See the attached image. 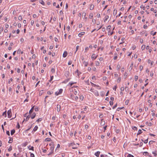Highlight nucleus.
I'll return each mask as SVG.
<instances>
[{
	"label": "nucleus",
	"mask_w": 157,
	"mask_h": 157,
	"mask_svg": "<svg viewBox=\"0 0 157 157\" xmlns=\"http://www.w3.org/2000/svg\"><path fill=\"white\" fill-rule=\"evenodd\" d=\"M53 93V92L52 91H48L47 92V94H48L51 95Z\"/></svg>",
	"instance_id": "33"
},
{
	"label": "nucleus",
	"mask_w": 157,
	"mask_h": 157,
	"mask_svg": "<svg viewBox=\"0 0 157 157\" xmlns=\"http://www.w3.org/2000/svg\"><path fill=\"white\" fill-rule=\"evenodd\" d=\"M28 148L30 150H33V151H34V147H33V146L30 147V148L29 147Z\"/></svg>",
	"instance_id": "35"
},
{
	"label": "nucleus",
	"mask_w": 157,
	"mask_h": 157,
	"mask_svg": "<svg viewBox=\"0 0 157 157\" xmlns=\"http://www.w3.org/2000/svg\"><path fill=\"white\" fill-rule=\"evenodd\" d=\"M17 53L18 54L21 53V54H23V52L22 51H21V50L20 49H19L17 51Z\"/></svg>",
	"instance_id": "19"
},
{
	"label": "nucleus",
	"mask_w": 157,
	"mask_h": 157,
	"mask_svg": "<svg viewBox=\"0 0 157 157\" xmlns=\"http://www.w3.org/2000/svg\"><path fill=\"white\" fill-rule=\"evenodd\" d=\"M125 89L126 91H128V88L127 86L125 87Z\"/></svg>",
	"instance_id": "46"
},
{
	"label": "nucleus",
	"mask_w": 157,
	"mask_h": 157,
	"mask_svg": "<svg viewBox=\"0 0 157 157\" xmlns=\"http://www.w3.org/2000/svg\"><path fill=\"white\" fill-rule=\"evenodd\" d=\"M36 115V113H33L31 116L30 115V116L31 119H33L35 117Z\"/></svg>",
	"instance_id": "4"
},
{
	"label": "nucleus",
	"mask_w": 157,
	"mask_h": 157,
	"mask_svg": "<svg viewBox=\"0 0 157 157\" xmlns=\"http://www.w3.org/2000/svg\"><path fill=\"white\" fill-rule=\"evenodd\" d=\"M3 27H1L0 28V33L3 31Z\"/></svg>",
	"instance_id": "44"
},
{
	"label": "nucleus",
	"mask_w": 157,
	"mask_h": 157,
	"mask_svg": "<svg viewBox=\"0 0 157 157\" xmlns=\"http://www.w3.org/2000/svg\"><path fill=\"white\" fill-rule=\"evenodd\" d=\"M142 133V130L141 129H139L138 131V132L137 135H139L140 134Z\"/></svg>",
	"instance_id": "16"
},
{
	"label": "nucleus",
	"mask_w": 157,
	"mask_h": 157,
	"mask_svg": "<svg viewBox=\"0 0 157 157\" xmlns=\"http://www.w3.org/2000/svg\"><path fill=\"white\" fill-rule=\"evenodd\" d=\"M100 154V152L98 151L96 152H95L94 155L97 157H98Z\"/></svg>",
	"instance_id": "10"
},
{
	"label": "nucleus",
	"mask_w": 157,
	"mask_h": 157,
	"mask_svg": "<svg viewBox=\"0 0 157 157\" xmlns=\"http://www.w3.org/2000/svg\"><path fill=\"white\" fill-rule=\"evenodd\" d=\"M156 32H154V31H151V35H152L153 36L155 35L156 34Z\"/></svg>",
	"instance_id": "23"
},
{
	"label": "nucleus",
	"mask_w": 157,
	"mask_h": 157,
	"mask_svg": "<svg viewBox=\"0 0 157 157\" xmlns=\"http://www.w3.org/2000/svg\"><path fill=\"white\" fill-rule=\"evenodd\" d=\"M124 87H122L121 88L120 90L121 91H123L124 90Z\"/></svg>",
	"instance_id": "42"
},
{
	"label": "nucleus",
	"mask_w": 157,
	"mask_h": 157,
	"mask_svg": "<svg viewBox=\"0 0 157 157\" xmlns=\"http://www.w3.org/2000/svg\"><path fill=\"white\" fill-rule=\"evenodd\" d=\"M12 141H13L12 138H10V139L8 143H11L12 142Z\"/></svg>",
	"instance_id": "26"
},
{
	"label": "nucleus",
	"mask_w": 157,
	"mask_h": 157,
	"mask_svg": "<svg viewBox=\"0 0 157 157\" xmlns=\"http://www.w3.org/2000/svg\"><path fill=\"white\" fill-rule=\"evenodd\" d=\"M140 7L141 8H142L143 10H145L146 8V7L145 6H144L143 5H141L140 6Z\"/></svg>",
	"instance_id": "31"
},
{
	"label": "nucleus",
	"mask_w": 157,
	"mask_h": 157,
	"mask_svg": "<svg viewBox=\"0 0 157 157\" xmlns=\"http://www.w3.org/2000/svg\"><path fill=\"white\" fill-rule=\"evenodd\" d=\"M97 57V56L95 54H93L91 56V58L94 60Z\"/></svg>",
	"instance_id": "5"
},
{
	"label": "nucleus",
	"mask_w": 157,
	"mask_h": 157,
	"mask_svg": "<svg viewBox=\"0 0 157 157\" xmlns=\"http://www.w3.org/2000/svg\"><path fill=\"white\" fill-rule=\"evenodd\" d=\"M6 134L8 135V136H10V132L9 131H6Z\"/></svg>",
	"instance_id": "54"
},
{
	"label": "nucleus",
	"mask_w": 157,
	"mask_h": 157,
	"mask_svg": "<svg viewBox=\"0 0 157 157\" xmlns=\"http://www.w3.org/2000/svg\"><path fill=\"white\" fill-rule=\"evenodd\" d=\"M113 32H108V35H112V34H113Z\"/></svg>",
	"instance_id": "41"
},
{
	"label": "nucleus",
	"mask_w": 157,
	"mask_h": 157,
	"mask_svg": "<svg viewBox=\"0 0 157 157\" xmlns=\"http://www.w3.org/2000/svg\"><path fill=\"white\" fill-rule=\"evenodd\" d=\"M145 47V45H143L141 47V49L142 50L144 49Z\"/></svg>",
	"instance_id": "38"
},
{
	"label": "nucleus",
	"mask_w": 157,
	"mask_h": 157,
	"mask_svg": "<svg viewBox=\"0 0 157 157\" xmlns=\"http://www.w3.org/2000/svg\"><path fill=\"white\" fill-rule=\"evenodd\" d=\"M89 49L88 47H86L85 49V52H86Z\"/></svg>",
	"instance_id": "30"
},
{
	"label": "nucleus",
	"mask_w": 157,
	"mask_h": 157,
	"mask_svg": "<svg viewBox=\"0 0 157 157\" xmlns=\"http://www.w3.org/2000/svg\"><path fill=\"white\" fill-rule=\"evenodd\" d=\"M2 116H4L5 117H6V111H5L2 114Z\"/></svg>",
	"instance_id": "18"
},
{
	"label": "nucleus",
	"mask_w": 157,
	"mask_h": 157,
	"mask_svg": "<svg viewBox=\"0 0 157 157\" xmlns=\"http://www.w3.org/2000/svg\"><path fill=\"white\" fill-rule=\"evenodd\" d=\"M138 79V76H135V81H137Z\"/></svg>",
	"instance_id": "48"
},
{
	"label": "nucleus",
	"mask_w": 157,
	"mask_h": 157,
	"mask_svg": "<svg viewBox=\"0 0 157 157\" xmlns=\"http://www.w3.org/2000/svg\"><path fill=\"white\" fill-rule=\"evenodd\" d=\"M67 52L66 51H64V53H63V57L65 58L67 56Z\"/></svg>",
	"instance_id": "8"
},
{
	"label": "nucleus",
	"mask_w": 157,
	"mask_h": 157,
	"mask_svg": "<svg viewBox=\"0 0 157 157\" xmlns=\"http://www.w3.org/2000/svg\"><path fill=\"white\" fill-rule=\"evenodd\" d=\"M55 94L56 96H57V95L60 94H59V93L58 91L56 92L55 93Z\"/></svg>",
	"instance_id": "47"
},
{
	"label": "nucleus",
	"mask_w": 157,
	"mask_h": 157,
	"mask_svg": "<svg viewBox=\"0 0 157 157\" xmlns=\"http://www.w3.org/2000/svg\"><path fill=\"white\" fill-rule=\"evenodd\" d=\"M147 26L146 25H144V29H147Z\"/></svg>",
	"instance_id": "61"
},
{
	"label": "nucleus",
	"mask_w": 157,
	"mask_h": 157,
	"mask_svg": "<svg viewBox=\"0 0 157 157\" xmlns=\"http://www.w3.org/2000/svg\"><path fill=\"white\" fill-rule=\"evenodd\" d=\"M117 13V10H114L113 11V15H116Z\"/></svg>",
	"instance_id": "40"
},
{
	"label": "nucleus",
	"mask_w": 157,
	"mask_h": 157,
	"mask_svg": "<svg viewBox=\"0 0 157 157\" xmlns=\"http://www.w3.org/2000/svg\"><path fill=\"white\" fill-rule=\"evenodd\" d=\"M100 94L101 96L103 97L105 95V92L103 91H101L100 93Z\"/></svg>",
	"instance_id": "21"
},
{
	"label": "nucleus",
	"mask_w": 157,
	"mask_h": 157,
	"mask_svg": "<svg viewBox=\"0 0 157 157\" xmlns=\"http://www.w3.org/2000/svg\"><path fill=\"white\" fill-rule=\"evenodd\" d=\"M152 153L154 154L155 156H157V151H152Z\"/></svg>",
	"instance_id": "11"
},
{
	"label": "nucleus",
	"mask_w": 157,
	"mask_h": 157,
	"mask_svg": "<svg viewBox=\"0 0 157 157\" xmlns=\"http://www.w3.org/2000/svg\"><path fill=\"white\" fill-rule=\"evenodd\" d=\"M139 146H140V147H141V146H142V145H143V143H142V142H140V144H139Z\"/></svg>",
	"instance_id": "57"
},
{
	"label": "nucleus",
	"mask_w": 157,
	"mask_h": 157,
	"mask_svg": "<svg viewBox=\"0 0 157 157\" xmlns=\"http://www.w3.org/2000/svg\"><path fill=\"white\" fill-rule=\"evenodd\" d=\"M90 83L92 86H97V85L96 84H94V83H93L92 82H90Z\"/></svg>",
	"instance_id": "56"
},
{
	"label": "nucleus",
	"mask_w": 157,
	"mask_h": 157,
	"mask_svg": "<svg viewBox=\"0 0 157 157\" xmlns=\"http://www.w3.org/2000/svg\"><path fill=\"white\" fill-rule=\"evenodd\" d=\"M33 110H34V106L33 107H32L31 108V109L29 110V114H31V113L33 111Z\"/></svg>",
	"instance_id": "12"
},
{
	"label": "nucleus",
	"mask_w": 157,
	"mask_h": 157,
	"mask_svg": "<svg viewBox=\"0 0 157 157\" xmlns=\"http://www.w3.org/2000/svg\"><path fill=\"white\" fill-rule=\"evenodd\" d=\"M51 72L52 73H54L55 72V69L54 68H52L51 69Z\"/></svg>",
	"instance_id": "43"
},
{
	"label": "nucleus",
	"mask_w": 157,
	"mask_h": 157,
	"mask_svg": "<svg viewBox=\"0 0 157 157\" xmlns=\"http://www.w3.org/2000/svg\"><path fill=\"white\" fill-rule=\"evenodd\" d=\"M147 142H148V139H147L145 140L144 141V143L145 144L147 143Z\"/></svg>",
	"instance_id": "52"
},
{
	"label": "nucleus",
	"mask_w": 157,
	"mask_h": 157,
	"mask_svg": "<svg viewBox=\"0 0 157 157\" xmlns=\"http://www.w3.org/2000/svg\"><path fill=\"white\" fill-rule=\"evenodd\" d=\"M15 129H13L11 131V135H13L15 132Z\"/></svg>",
	"instance_id": "14"
},
{
	"label": "nucleus",
	"mask_w": 157,
	"mask_h": 157,
	"mask_svg": "<svg viewBox=\"0 0 157 157\" xmlns=\"http://www.w3.org/2000/svg\"><path fill=\"white\" fill-rule=\"evenodd\" d=\"M17 26L19 28H20L21 27V24L19 23L18 24Z\"/></svg>",
	"instance_id": "55"
},
{
	"label": "nucleus",
	"mask_w": 157,
	"mask_h": 157,
	"mask_svg": "<svg viewBox=\"0 0 157 157\" xmlns=\"http://www.w3.org/2000/svg\"><path fill=\"white\" fill-rule=\"evenodd\" d=\"M80 99L81 100H83L84 99V97L83 96H80Z\"/></svg>",
	"instance_id": "51"
},
{
	"label": "nucleus",
	"mask_w": 157,
	"mask_h": 157,
	"mask_svg": "<svg viewBox=\"0 0 157 157\" xmlns=\"http://www.w3.org/2000/svg\"><path fill=\"white\" fill-rule=\"evenodd\" d=\"M93 93H94V94L96 96H98L99 95L98 92V91H97L96 90H94V91Z\"/></svg>",
	"instance_id": "7"
},
{
	"label": "nucleus",
	"mask_w": 157,
	"mask_h": 157,
	"mask_svg": "<svg viewBox=\"0 0 157 157\" xmlns=\"http://www.w3.org/2000/svg\"><path fill=\"white\" fill-rule=\"evenodd\" d=\"M18 20H20V21L21 20H22V17L21 16H19L18 17Z\"/></svg>",
	"instance_id": "36"
},
{
	"label": "nucleus",
	"mask_w": 157,
	"mask_h": 157,
	"mask_svg": "<svg viewBox=\"0 0 157 157\" xmlns=\"http://www.w3.org/2000/svg\"><path fill=\"white\" fill-rule=\"evenodd\" d=\"M57 111L58 112H59L60 110V105H57Z\"/></svg>",
	"instance_id": "6"
},
{
	"label": "nucleus",
	"mask_w": 157,
	"mask_h": 157,
	"mask_svg": "<svg viewBox=\"0 0 157 157\" xmlns=\"http://www.w3.org/2000/svg\"><path fill=\"white\" fill-rule=\"evenodd\" d=\"M101 124H102V125H104L105 124V121H102V120H101Z\"/></svg>",
	"instance_id": "50"
},
{
	"label": "nucleus",
	"mask_w": 157,
	"mask_h": 157,
	"mask_svg": "<svg viewBox=\"0 0 157 157\" xmlns=\"http://www.w3.org/2000/svg\"><path fill=\"white\" fill-rule=\"evenodd\" d=\"M127 157H134V156L130 154H128L127 156Z\"/></svg>",
	"instance_id": "39"
},
{
	"label": "nucleus",
	"mask_w": 157,
	"mask_h": 157,
	"mask_svg": "<svg viewBox=\"0 0 157 157\" xmlns=\"http://www.w3.org/2000/svg\"><path fill=\"white\" fill-rule=\"evenodd\" d=\"M51 139L49 138H47L45 139V141H50Z\"/></svg>",
	"instance_id": "32"
},
{
	"label": "nucleus",
	"mask_w": 157,
	"mask_h": 157,
	"mask_svg": "<svg viewBox=\"0 0 157 157\" xmlns=\"http://www.w3.org/2000/svg\"><path fill=\"white\" fill-rule=\"evenodd\" d=\"M12 150V147L11 146H10V148L8 149V151H10Z\"/></svg>",
	"instance_id": "49"
},
{
	"label": "nucleus",
	"mask_w": 157,
	"mask_h": 157,
	"mask_svg": "<svg viewBox=\"0 0 157 157\" xmlns=\"http://www.w3.org/2000/svg\"><path fill=\"white\" fill-rule=\"evenodd\" d=\"M96 65V66H99L100 65V63L98 61H96L95 63Z\"/></svg>",
	"instance_id": "28"
},
{
	"label": "nucleus",
	"mask_w": 157,
	"mask_h": 157,
	"mask_svg": "<svg viewBox=\"0 0 157 157\" xmlns=\"http://www.w3.org/2000/svg\"><path fill=\"white\" fill-rule=\"evenodd\" d=\"M84 33H85L84 32H82L80 33H79L78 34V36H79L81 37L82 35H83L84 34Z\"/></svg>",
	"instance_id": "13"
},
{
	"label": "nucleus",
	"mask_w": 157,
	"mask_h": 157,
	"mask_svg": "<svg viewBox=\"0 0 157 157\" xmlns=\"http://www.w3.org/2000/svg\"><path fill=\"white\" fill-rule=\"evenodd\" d=\"M30 115H28L27 117H26V118L25 119H24V120L23 121V122H24L25 120V121H28L29 119V118H30Z\"/></svg>",
	"instance_id": "9"
},
{
	"label": "nucleus",
	"mask_w": 157,
	"mask_h": 157,
	"mask_svg": "<svg viewBox=\"0 0 157 157\" xmlns=\"http://www.w3.org/2000/svg\"><path fill=\"white\" fill-rule=\"evenodd\" d=\"M83 64L84 65V66L86 67L87 66L88 64V63L85 61H84L83 62Z\"/></svg>",
	"instance_id": "20"
},
{
	"label": "nucleus",
	"mask_w": 157,
	"mask_h": 157,
	"mask_svg": "<svg viewBox=\"0 0 157 157\" xmlns=\"http://www.w3.org/2000/svg\"><path fill=\"white\" fill-rule=\"evenodd\" d=\"M54 149V146H52L50 147V150L51 151H50V152L48 154V155H51L53 152Z\"/></svg>",
	"instance_id": "2"
},
{
	"label": "nucleus",
	"mask_w": 157,
	"mask_h": 157,
	"mask_svg": "<svg viewBox=\"0 0 157 157\" xmlns=\"http://www.w3.org/2000/svg\"><path fill=\"white\" fill-rule=\"evenodd\" d=\"M72 62L71 60H70L69 61V62H68V65H71V64H72Z\"/></svg>",
	"instance_id": "45"
},
{
	"label": "nucleus",
	"mask_w": 157,
	"mask_h": 157,
	"mask_svg": "<svg viewBox=\"0 0 157 157\" xmlns=\"http://www.w3.org/2000/svg\"><path fill=\"white\" fill-rule=\"evenodd\" d=\"M88 128V125L87 124H86L85 126V128L86 129H87Z\"/></svg>",
	"instance_id": "58"
},
{
	"label": "nucleus",
	"mask_w": 157,
	"mask_h": 157,
	"mask_svg": "<svg viewBox=\"0 0 157 157\" xmlns=\"http://www.w3.org/2000/svg\"><path fill=\"white\" fill-rule=\"evenodd\" d=\"M94 5H91L90 6V10H93L94 8Z\"/></svg>",
	"instance_id": "22"
},
{
	"label": "nucleus",
	"mask_w": 157,
	"mask_h": 157,
	"mask_svg": "<svg viewBox=\"0 0 157 157\" xmlns=\"http://www.w3.org/2000/svg\"><path fill=\"white\" fill-rule=\"evenodd\" d=\"M76 83V82H69V85H70V86H71L73 84Z\"/></svg>",
	"instance_id": "17"
},
{
	"label": "nucleus",
	"mask_w": 157,
	"mask_h": 157,
	"mask_svg": "<svg viewBox=\"0 0 157 157\" xmlns=\"http://www.w3.org/2000/svg\"><path fill=\"white\" fill-rule=\"evenodd\" d=\"M7 113L8 117L9 118H10L11 117L12 115V113L11 112V109L8 110Z\"/></svg>",
	"instance_id": "1"
},
{
	"label": "nucleus",
	"mask_w": 157,
	"mask_h": 157,
	"mask_svg": "<svg viewBox=\"0 0 157 157\" xmlns=\"http://www.w3.org/2000/svg\"><path fill=\"white\" fill-rule=\"evenodd\" d=\"M31 157H34V155L33 154L31 153L30 154Z\"/></svg>",
	"instance_id": "60"
},
{
	"label": "nucleus",
	"mask_w": 157,
	"mask_h": 157,
	"mask_svg": "<svg viewBox=\"0 0 157 157\" xmlns=\"http://www.w3.org/2000/svg\"><path fill=\"white\" fill-rule=\"evenodd\" d=\"M40 3L41 4L43 5H44V1H43V0H40Z\"/></svg>",
	"instance_id": "29"
},
{
	"label": "nucleus",
	"mask_w": 157,
	"mask_h": 157,
	"mask_svg": "<svg viewBox=\"0 0 157 157\" xmlns=\"http://www.w3.org/2000/svg\"><path fill=\"white\" fill-rule=\"evenodd\" d=\"M148 154V152L147 151L144 152L143 153V155H147Z\"/></svg>",
	"instance_id": "34"
},
{
	"label": "nucleus",
	"mask_w": 157,
	"mask_h": 157,
	"mask_svg": "<svg viewBox=\"0 0 157 157\" xmlns=\"http://www.w3.org/2000/svg\"><path fill=\"white\" fill-rule=\"evenodd\" d=\"M93 17V13H90L89 15V18L90 19L92 18Z\"/></svg>",
	"instance_id": "27"
},
{
	"label": "nucleus",
	"mask_w": 157,
	"mask_h": 157,
	"mask_svg": "<svg viewBox=\"0 0 157 157\" xmlns=\"http://www.w3.org/2000/svg\"><path fill=\"white\" fill-rule=\"evenodd\" d=\"M34 23V21L33 20L31 22V24L32 25H33Z\"/></svg>",
	"instance_id": "64"
},
{
	"label": "nucleus",
	"mask_w": 157,
	"mask_h": 157,
	"mask_svg": "<svg viewBox=\"0 0 157 157\" xmlns=\"http://www.w3.org/2000/svg\"><path fill=\"white\" fill-rule=\"evenodd\" d=\"M42 120V118H39V119H37L36 121L38 122H40V121H41Z\"/></svg>",
	"instance_id": "25"
},
{
	"label": "nucleus",
	"mask_w": 157,
	"mask_h": 157,
	"mask_svg": "<svg viewBox=\"0 0 157 157\" xmlns=\"http://www.w3.org/2000/svg\"><path fill=\"white\" fill-rule=\"evenodd\" d=\"M117 106V104H116L113 107V109H114L115 108H116Z\"/></svg>",
	"instance_id": "59"
},
{
	"label": "nucleus",
	"mask_w": 157,
	"mask_h": 157,
	"mask_svg": "<svg viewBox=\"0 0 157 157\" xmlns=\"http://www.w3.org/2000/svg\"><path fill=\"white\" fill-rule=\"evenodd\" d=\"M109 104H110V105H113V101H109Z\"/></svg>",
	"instance_id": "53"
},
{
	"label": "nucleus",
	"mask_w": 157,
	"mask_h": 157,
	"mask_svg": "<svg viewBox=\"0 0 157 157\" xmlns=\"http://www.w3.org/2000/svg\"><path fill=\"white\" fill-rule=\"evenodd\" d=\"M63 91V90L62 89H60L59 90V91H58L59 93V94H60L62 93Z\"/></svg>",
	"instance_id": "24"
},
{
	"label": "nucleus",
	"mask_w": 157,
	"mask_h": 157,
	"mask_svg": "<svg viewBox=\"0 0 157 157\" xmlns=\"http://www.w3.org/2000/svg\"><path fill=\"white\" fill-rule=\"evenodd\" d=\"M38 127L37 125H36L35 126L34 128L33 129V130L32 132V133H33L34 132H36L38 129Z\"/></svg>",
	"instance_id": "3"
},
{
	"label": "nucleus",
	"mask_w": 157,
	"mask_h": 157,
	"mask_svg": "<svg viewBox=\"0 0 157 157\" xmlns=\"http://www.w3.org/2000/svg\"><path fill=\"white\" fill-rule=\"evenodd\" d=\"M56 117L55 116H54L52 117V119L53 120H55L56 119Z\"/></svg>",
	"instance_id": "62"
},
{
	"label": "nucleus",
	"mask_w": 157,
	"mask_h": 157,
	"mask_svg": "<svg viewBox=\"0 0 157 157\" xmlns=\"http://www.w3.org/2000/svg\"><path fill=\"white\" fill-rule=\"evenodd\" d=\"M121 78H119L117 80V82L118 83L120 82H121Z\"/></svg>",
	"instance_id": "37"
},
{
	"label": "nucleus",
	"mask_w": 157,
	"mask_h": 157,
	"mask_svg": "<svg viewBox=\"0 0 157 157\" xmlns=\"http://www.w3.org/2000/svg\"><path fill=\"white\" fill-rule=\"evenodd\" d=\"M117 88V86H115L113 88V90H114L115 91H116V89Z\"/></svg>",
	"instance_id": "63"
},
{
	"label": "nucleus",
	"mask_w": 157,
	"mask_h": 157,
	"mask_svg": "<svg viewBox=\"0 0 157 157\" xmlns=\"http://www.w3.org/2000/svg\"><path fill=\"white\" fill-rule=\"evenodd\" d=\"M109 18V16H106L105 17V19L104 20V21L105 22L106 21H107V20Z\"/></svg>",
	"instance_id": "15"
}]
</instances>
